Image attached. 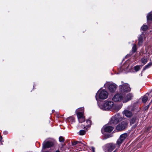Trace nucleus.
<instances>
[{
	"label": "nucleus",
	"instance_id": "nucleus-18",
	"mask_svg": "<svg viewBox=\"0 0 152 152\" xmlns=\"http://www.w3.org/2000/svg\"><path fill=\"white\" fill-rule=\"evenodd\" d=\"M152 65V62H150L147 65L145 66L144 68H143L142 69V71L143 72L146 69H147L149 68H150L151 66Z\"/></svg>",
	"mask_w": 152,
	"mask_h": 152
},
{
	"label": "nucleus",
	"instance_id": "nucleus-11",
	"mask_svg": "<svg viewBox=\"0 0 152 152\" xmlns=\"http://www.w3.org/2000/svg\"><path fill=\"white\" fill-rule=\"evenodd\" d=\"M116 88V85L115 84H111L109 86V89L110 91L112 92H113L115 91Z\"/></svg>",
	"mask_w": 152,
	"mask_h": 152
},
{
	"label": "nucleus",
	"instance_id": "nucleus-37",
	"mask_svg": "<svg viewBox=\"0 0 152 152\" xmlns=\"http://www.w3.org/2000/svg\"><path fill=\"white\" fill-rule=\"evenodd\" d=\"M113 152H117V151H116V150H115L114 151H113Z\"/></svg>",
	"mask_w": 152,
	"mask_h": 152
},
{
	"label": "nucleus",
	"instance_id": "nucleus-23",
	"mask_svg": "<svg viewBox=\"0 0 152 152\" xmlns=\"http://www.w3.org/2000/svg\"><path fill=\"white\" fill-rule=\"evenodd\" d=\"M148 20H152V13L149 14L147 16Z\"/></svg>",
	"mask_w": 152,
	"mask_h": 152
},
{
	"label": "nucleus",
	"instance_id": "nucleus-36",
	"mask_svg": "<svg viewBox=\"0 0 152 152\" xmlns=\"http://www.w3.org/2000/svg\"><path fill=\"white\" fill-rule=\"evenodd\" d=\"M82 143L81 142V143H78L77 144H79V145H81L80 144H81Z\"/></svg>",
	"mask_w": 152,
	"mask_h": 152
},
{
	"label": "nucleus",
	"instance_id": "nucleus-5",
	"mask_svg": "<svg viewBox=\"0 0 152 152\" xmlns=\"http://www.w3.org/2000/svg\"><path fill=\"white\" fill-rule=\"evenodd\" d=\"M119 90L122 93H127L131 90L129 85L127 84H125L119 86Z\"/></svg>",
	"mask_w": 152,
	"mask_h": 152
},
{
	"label": "nucleus",
	"instance_id": "nucleus-26",
	"mask_svg": "<svg viewBox=\"0 0 152 152\" xmlns=\"http://www.w3.org/2000/svg\"><path fill=\"white\" fill-rule=\"evenodd\" d=\"M134 68L136 72H137L140 69V66L139 65H137L135 66Z\"/></svg>",
	"mask_w": 152,
	"mask_h": 152
},
{
	"label": "nucleus",
	"instance_id": "nucleus-10",
	"mask_svg": "<svg viewBox=\"0 0 152 152\" xmlns=\"http://www.w3.org/2000/svg\"><path fill=\"white\" fill-rule=\"evenodd\" d=\"M123 113L126 117L130 118L132 116V113L130 111L128 110H125Z\"/></svg>",
	"mask_w": 152,
	"mask_h": 152
},
{
	"label": "nucleus",
	"instance_id": "nucleus-21",
	"mask_svg": "<svg viewBox=\"0 0 152 152\" xmlns=\"http://www.w3.org/2000/svg\"><path fill=\"white\" fill-rule=\"evenodd\" d=\"M137 119L136 117H133L130 120V123L131 125L134 124L137 121Z\"/></svg>",
	"mask_w": 152,
	"mask_h": 152
},
{
	"label": "nucleus",
	"instance_id": "nucleus-28",
	"mask_svg": "<svg viewBox=\"0 0 152 152\" xmlns=\"http://www.w3.org/2000/svg\"><path fill=\"white\" fill-rule=\"evenodd\" d=\"M78 120L79 122L80 123H82L85 121V119L84 117L78 118Z\"/></svg>",
	"mask_w": 152,
	"mask_h": 152
},
{
	"label": "nucleus",
	"instance_id": "nucleus-29",
	"mask_svg": "<svg viewBox=\"0 0 152 152\" xmlns=\"http://www.w3.org/2000/svg\"><path fill=\"white\" fill-rule=\"evenodd\" d=\"M78 143H81V142L78 141H75L72 142V144L73 145H75Z\"/></svg>",
	"mask_w": 152,
	"mask_h": 152
},
{
	"label": "nucleus",
	"instance_id": "nucleus-24",
	"mask_svg": "<svg viewBox=\"0 0 152 152\" xmlns=\"http://www.w3.org/2000/svg\"><path fill=\"white\" fill-rule=\"evenodd\" d=\"M86 123L87 125L86 126L87 127H90L91 125V121L90 120H88L86 121Z\"/></svg>",
	"mask_w": 152,
	"mask_h": 152
},
{
	"label": "nucleus",
	"instance_id": "nucleus-6",
	"mask_svg": "<svg viewBox=\"0 0 152 152\" xmlns=\"http://www.w3.org/2000/svg\"><path fill=\"white\" fill-rule=\"evenodd\" d=\"M121 120L122 118L120 115H115L111 118L110 121V123L116 124L118 122L121 121Z\"/></svg>",
	"mask_w": 152,
	"mask_h": 152
},
{
	"label": "nucleus",
	"instance_id": "nucleus-14",
	"mask_svg": "<svg viewBox=\"0 0 152 152\" xmlns=\"http://www.w3.org/2000/svg\"><path fill=\"white\" fill-rule=\"evenodd\" d=\"M114 129V128L112 126H107L104 128V130L105 132H111Z\"/></svg>",
	"mask_w": 152,
	"mask_h": 152
},
{
	"label": "nucleus",
	"instance_id": "nucleus-9",
	"mask_svg": "<svg viewBox=\"0 0 152 152\" xmlns=\"http://www.w3.org/2000/svg\"><path fill=\"white\" fill-rule=\"evenodd\" d=\"M53 145V143L52 141H45L43 144V148L45 149L46 148H50Z\"/></svg>",
	"mask_w": 152,
	"mask_h": 152
},
{
	"label": "nucleus",
	"instance_id": "nucleus-1",
	"mask_svg": "<svg viewBox=\"0 0 152 152\" xmlns=\"http://www.w3.org/2000/svg\"><path fill=\"white\" fill-rule=\"evenodd\" d=\"M108 95V93L106 91L99 90L96 94V99L97 100H98L99 99H106L107 98Z\"/></svg>",
	"mask_w": 152,
	"mask_h": 152
},
{
	"label": "nucleus",
	"instance_id": "nucleus-15",
	"mask_svg": "<svg viewBox=\"0 0 152 152\" xmlns=\"http://www.w3.org/2000/svg\"><path fill=\"white\" fill-rule=\"evenodd\" d=\"M148 61V59L146 57H144L142 58L140 60L141 63L144 65L146 64Z\"/></svg>",
	"mask_w": 152,
	"mask_h": 152
},
{
	"label": "nucleus",
	"instance_id": "nucleus-34",
	"mask_svg": "<svg viewBox=\"0 0 152 152\" xmlns=\"http://www.w3.org/2000/svg\"><path fill=\"white\" fill-rule=\"evenodd\" d=\"M55 152H60V151L59 150H57Z\"/></svg>",
	"mask_w": 152,
	"mask_h": 152
},
{
	"label": "nucleus",
	"instance_id": "nucleus-38",
	"mask_svg": "<svg viewBox=\"0 0 152 152\" xmlns=\"http://www.w3.org/2000/svg\"><path fill=\"white\" fill-rule=\"evenodd\" d=\"M83 126H84V128H85V126L84 125H83Z\"/></svg>",
	"mask_w": 152,
	"mask_h": 152
},
{
	"label": "nucleus",
	"instance_id": "nucleus-8",
	"mask_svg": "<svg viewBox=\"0 0 152 152\" xmlns=\"http://www.w3.org/2000/svg\"><path fill=\"white\" fill-rule=\"evenodd\" d=\"M123 94H115L113 98V100L115 102L122 101Z\"/></svg>",
	"mask_w": 152,
	"mask_h": 152
},
{
	"label": "nucleus",
	"instance_id": "nucleus-4",
	"mask_svg": "<svg viewBox=\"0 0 152 152\" xmlns=\"http://www.w3.org/2000/svg\"><path fill=\"white\" fill-rule=\"evenodd\" d=\"M128 124V121H124L118 124L116 126V129L119 131H121L125 129L127 126Z\"/></svg>",
	"mask_w": 152,
	"mask_h": 152
},
{
	"label": "nucleus",
	"instance_id": "nucleus-12",
	"mask_svg": "<svg viewBox=\"0 0 152 152\" xmlns=\"http://www.w3.org/2000/svg\"><path fill=\"white\" fill-rule=\"evenodd\" d=\"M143 34L142 33L139 36L138 38V45L139 46H141L143 42Z\"/></svg>",
	"mask_w": 152,
	"mask_h": 152
},
{
	"label": "nucleus",
	"instance_id": "nucleus-33",
	"mask_svg": "<svg viewBox=\"0 0 152 152\" xmlns=\"http://www.w3.org/2000/svg\"><path fill=\"white\" fill-rule=\"evenodd\" d=\"M91 149L92 150L93 152H95V148L94 147H91Z\"/></svg>",
	"mask_w": 152,
	"mask_h": 152
},
{
	"label": "nucleus",
	"instance_id": "nucleus-19",
	"mask_svg": "<svg viewBox=\"0 0 152 152\" xmlns=\"http://www.w3.org/2000/svg\"><path fill=\"white\" fill-rule=\"evenodd\" d=\"M129 100L127 98L126 96H125L124 94H123V97H122V102L123 103H126L129 101Z\"/></svg>",
	"mask_w": 152,
	"mask_h": 152
},
{
	"label": "nucleus",
	"instance_id": "nucleus-3",
	"mask_svg": "<svg viewBox=\"0 0 152 152\" xmlns=\"http://www.w3.org/2000/svg\"><path fill=\"white\" fill-rule=\"evenodd\" d=\"M116 145L113 143H109L104 145L103 148L105 152H111L115 148Z\"/></svg>",
	"mask_w": 152,
	"mask_h": 152
},
{
	"label": "nucleus",
	"instance_id": "nucleus-13",
	"mask_svg": "<svg viewBox=\"0 0 152 152\" xmlns=\"http://www.w3.org/2000/svg\"><path fill=\"white\" fill-rule=\"evenodd\" d=\"M84 108H81L78 109V111H80L81 110L82 111L81 112H78L77 114L78 119L82 117H84L83 115V113L82 111H83Z\"/></svg>",
	"mask_w": 152,
	"mask_h": 152
},
{
	"label": "nucleus",
	"instance_id": "nucleus-27",
	"mask_svg": "<svg viewBox=\"0 0 152 152\" xmlns=\"http://www.w3.org/2000/svg\"><path fill=\"white\" fill-rule=\"evenodd\" d=\"M86 132L84 130H81L79 132V134L80 135H83L86 133Z\"/></svg>",
	"mask_w": 152,
	"mask_h": 152
},
{
	"label": "nucleus",
	"instance_id": "nucleus-25",
	"mask_svg": "<svg viewBox=\"0 0 152 152\" xmlns=\"http://www.w3.org/2000/svg\"><path fill=\"white\" fill-rule=\"evenodd\" d=\"M137 50L136 45L134 44L133 45L132 48V51L134 53H135Z\"/></svg>",
	"mask_w": 152,
	"mask_h": 152
},
{
	"label": "nucleus",
	"instance_id": "nucleus-30",
	"mask_svg": "<svg viewBox=\"0 0 152 152\" xmlns=\"http://www.w3.org/2000/svg\"><path fill=\"white\" fill-rule=\"evenodd\" d=\"M59 141L60 142H64V138L62 137H60L59 138Z\"/></svg>",
	"mask_w": 152,
	"mask_h": 152
},
{
	"label": "nucleus",
	"instance_id": "nucleus-2",
	"mask_svg": "<svg viewBox=\"0 0 152 152\" xmlns=\"http://www.w3.org/2000/svg\"><path fill=\"white\" fill-rule=\"evenodd\" d=\"M113 104V102L109 101L100 105L99 107L101 109L103 110H109L112 108Z\"/></svg>",
	"mask_w": 152,
	"mask_h": 152
},
{
	"label": "nucleus",
	"instance_id": "nucleus-17",
	"mask_svg": "<svg viewBox=\"0 0 152 152\" xmlns=\"http://www.w3.org/2000/svg\"><path fill=\"white\" fill-rule=\"evenodd\" d=\"M67 120L69 122L71 123L74 122L75 121V119L73 116L68 117Z\"/></svg>",
	"mask_w": 152,
	"mask_h": 152
},
{
	"label": "nucleus",
	"instance_id": "nucleus-20",
	"mask_svg": "<svg viewBox=\"0 0 152 152\" xmlns=\"http://www.w3.org/2000/svg\"><path fill=\"white\" fill-rule=\"evenodd\" d=\"M126 96H127V98L128 99L129 101L132 99L133 96V94L131 93H129Z\"/></svg>",
	"mask_w": 152,
	"mask_h": 152
},
{
	"label": "nucleus",
	"instance_id": "nucleus-16",
	"mask_svg": "<svg viewBox=\"0 0 152 152\" xmlns=\"http://www.w3.org/2000/svg\"><path fill=\"white\" fill-rule=\"evenodd\" d=\"M148 94H145L142 97V100L143 103H145L147 101L148 99Z\"/></svg>",
	"mask_w": 152,
	"mask_h": 152
},
{
	"label": "nucleus",
	"instance_id": "nucleus-35",
	"mask_svg": "<svg viewBox=\"0 0 152 152\" xmlns=\"http://www.w3.org/2000/svg\"><path fill=\"white\" fill-rule=\"evenodd\" d=\"M2 139L1 137L0 136V141Z\"/></svg>",
	"mask_w": 152,
	"mask_h": 152
},
{
	"label": "nucleus",
	"instance_id": "nucleus-22",
	"mask_svg": "<svg viewBox=\"0 0 152 152\" xmlns=\"http://www.w3.org/2000/svg\"><path fill=\"white\" fill-rule=\"evenodd\" d=\"M148 28V26L147 25H144L141 27V29L143 31H146Z\"/></svg>",
	"mask_w": 152,
	"mask_h": 152
},
{
	"label": "nucleus",
	"instance_id": "nucleus-32",
	"mask_svg": "<svg viewBox=\"0 0 152 152\" xmlns=\"http://www.w3.org/2000/svg\"><path fill=\"white\" fill-rule=\"evenodd\" d=\"M130 69V68H129V66H127L126 67V68L125 69H124V70L126 72H128L129 71Z\"/></svg>",
	"mask_w": 152,
	"mask_h": 152
},
{
	"label": "nucleus",
	"instance_id": "nucleus-31",
	"mask_svg": "<svg viewBox=\"0 0 152 152\" xmlns=\"http://www.w3.org/2000/svg\"><path fill=\"white\" fill-rule=\"evenodd\" d=\"M152 102V100H151V102L148 105H147L144 108V110H146L147 109H148L149 107V106L150 105V104L151 103V102Z\"/></svg>",
	"mask_w": 152,
	"mask_h": 152
},
{
	"label": "nucleus",
	"instance_id": "nucleus-7",
	"mask_svg": "<svg viewBox=\"0 0 152 152\" xmlns=\"http://www.w3.org/2000/svg\"><path fill=\"white\" fill-rule=\"evenodd\" d=\"M127 136V133H124L121 134L117 142V145L120 146L124 140L126 139Z\"/></svg>",
	"mask_w": 152,
	"mask_h": 152
}]
</instances>
